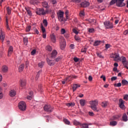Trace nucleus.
<instances>
[{
  "mask_svg": "<svg viewBox=\"0 0 128 128\" xmlns=\"http://www.w3.org/2000/svg\"><path fill=\"white\" fill-rule=\"evenodd\" d=\"M36 14L41 16V15H46L48 14V9L44 10V8H38V10L36 12Z\"/></svg>",
  "mask_w": 128,
  "mask_h": 128,
  "instance_id": "obj_1",
  "label": "nucleus"
},
{
  "mask_svg": "<svg viewBox=\"0 0 128 128\" xmlns=\"http://www.w3.org/2000/svg\"><path fill=\"white\" fill-rule=\"evenodd\" d=\"M18 108L21 111L24 112L26 109V103L24 101H21L18 103Z\"/></svg>",
  "mask_w": 128,
  "mask_h": 128,
  "instance_id": "obj_2",
  "label": "nucleus"
},
{
  "mask_svg": "<svg viewBox=\"0 0 128 128\" xmlns=\"http://www.w3.org/2000/svg\"><path fill=\"white\" fill-rule=\"evenodd\" d=\"M104 26L107 29H112L114 28V25L110 20L104 22Z\"/></svg>",
  "mask_w": 128,
  "mask_h": 128,
  "instance_id": "obj_3",
  "label": "nucleus"
},
{
  "mask_svg": "<svg viewBox=\"0 0 128 128\" xmlns=\"http://www.w3.org/2000/svg\"><path fill=\"white\" fill-rule=\"evenodd\" d=\"M120 58V60H118L121 61L122 64L124 65V66L128 70V62L126 61V58L124 56H121Z\"/></svg>",
  "mask_w": 128,
  "mask_h": 128,
  "instance_id": "obj_4",
  "label": "nucleus"
},
{
  "mask_svg": "<svg viewBox=\"0 0 128 128\" xmlns=\"http://www.w3.org/2000/svg\"><path fill=\"white\" fill-rule=\"evenodd\" d=\"M60 42V48L62 50H64L66 47V40L63 37H61Z\"/></svg>",
  "mask_w": 128,
  "mask_h": 128,
  "instance_id": "obj_5",
  "label": "nucleus"
},
{
  "mask_svg": "<svg viewBox=\"0 0 128 128\" xmlns=\"http://www.w3.org/2000/svg\"><path fill=\"white\" fill-rule=\"evenodd\" d=\"M110 56L111 57V58H114V60L116 62H118L119 60H120V55L118 53L112 54Z\"/></svg>",
  "mask_w": 128,
  "mask_h": 128,
  "instance_id": "obj_6",
  "label": "nucleus"
},
{
  "mask_svg": "<svg viewBox=\"0 0 128 128\" xmlns=\"http://www.w3.org/2000/svg\"><path fill=\"white\" fill-rule=\"evenodd\" d=\"M57 14L59 20L60 22H62L64 20V12L59 11Z\"/></svg>",
  "mask_w": 128,
  "mask_h": 128,
  "instance_id": "obj_7",
  "label": "nucleus"
},
{
  "mask_svg": "<svg viewBox=\"0 0 128 128\" xmlns=\"http://www.w3.org/2000/svg\"><path fill=\"white\" fill-rule=\"evenodd\" d=\"M124 102H125L122 99H120L119 100V106L122 110L125 109V106H124Z\"/></svg>",
  "mask_w": 128,
  "mask_h": 128,
  "instance_id": "obj_8",
  "label": "nucleus"
},
{
  "mask_svg": "<svg viewBox=\"0 0 128 128\" xmlns=\"http://www.w3.org/2000/svg\"><path fill=\"white\" fill-rule=\"evenodd\" d=\"M44 110L47 112H52L53 108L50 105L46 104L44 107Z\"/></svg>",
  "mask_w": 128,
  "mask_h": 128,
  "instance_id": "obj_9",
  "label": "nucleus"
},
{
  "mask_svg": "<svg viewBox=\"0 0 128 128\" xmlns=\"http://www.w3.org/2000/svg\"><path fill=\"white\" fill-rule=\"evenodd\" d=\"M124 0H117L116 6L118 7H122L126 5L124 3Z\"/></svg>",
  "mask_w": 128,
  "mask_h": 128,
  "instance_id": "obj_10",
  "label": "nucleus"
},
{
  "mask_svg": "<svg viewBox=\"0 0 128 128\" xmlns=\"http://www.w3.org/2000/svg\"><path fill=\"white\" fill-rule=\"evenodd\" d=\"M16 95V92L14 90H12L9 92V96L10 97H14Z\"/></svg>",
  "mask_w": 128,
  "mask_h": 128,
  "instance_id": "obj_11",
  "label": "nucleus"
},
{
  "mask_svg": "<svg viewBox=\"0 0 128 128\" xmlns=\"http://www.w3.org/2000/svg\"><path fill=\"white\" fill-rule=\"evenodd\" d=\"M91 106H94L98 105V101L97 100H92L90 102Z\"/></svg>",
  "mask_w": 128,
  "mask_h": 128,
  "instance_id": "obj_12",
  "label": "nucleus"
},
{
  "mask_svg": "<svg viewBox=\"0 0 128 128\" xmlns=\"http://www.w3.org/2000/svg\"><path fill=\"white\" fill-rule=\"evenodd\" d=\"M50 38L52 42H56V35H54V34H52L50 35Z\"/></svg>",
  "mask_w": 128,
  "mask_h": 128,
  "instance_id": "obj_13",
  "label": "nucleus"
},
{
  "mask_svg": "<svg viewBox=\"0 0 128 128\" xmlns=\"http://www.w3.org/2000/svg\"><path fill=\"white\" fill-rule=\"evenodd\" d=\"M12 52H13V48L12 46H10L8 48V56H10Z\"/></svg>",
  "mask_w": 128,
  "mask_h": 128,
  "instance_id": "obj_14",
  "label": "nucleus"
},
{
  "mask_svg": "<svg viewBox=\"0 0 128 128\" xmlns=\"http://www.w3.org/2000/svg\"><path fill=\"white\" fill-rule=\"evenodd\" d=\"M20 86H22V88H24L26 86V80H20Z\"/></svg>",
  "mask_w": 128,
  "mask_h": 128,
  "instance_id": "obj_15",
  "label": "nucleus"
},
{
  "mask_svg": "<svg viewBox=\"0 0 128 128\" xmlns=\"http://www.w3.org/2000/svg\"><path fill=\"white\" fill-rule=\"evenodd\" d=\"M8 70V68L6 66H2V72H7Z\"/></svg>",
  "mask_w": 128,
  "mask_h": 128,
  "instance_id": "obj_16",
  "label": "nucleus"
},
{
  "mask_svg": "<svg viewBox=\"0 0 128 128\" xmlns=\"http://www.w3.org/2000/svg\"><path fill=\"white\" fill-rule=\"evenodd\" d=\"M82 6L84 8H86L89 6L90 3L88 2H84L82 3Z\"/></svg>",
  "mask_w": 128,
  "mask_h": 128,
  "instance_id": "obj_17",
  "label": "nucleus"
},
{
  "mask_svg": "<svg viewBox=\"0 0 128 128\" xmlns=\"http://www.w3.org/2000/svg\"><path fill=\"white\" fill-rule=\"evenodd\" d=\"M42 6L43 8H48V4L46 2H42Z\"/></svg>",
  "mask_w": 128,
  "mask_h": 128,
  "instance_id": "obj_18",
  "label": "nucleus"
},
{
  "mask_svg": "<svg viewBox=\"0 0 128 128\" xmlns=\"http://www.w3.org/2000/svg\"><path fill=\"white\" fill-rule=\"evenodd\" d=\"M57 55H58V52H56V50H54L52 51V53L51 57L52 58H56V56Z\"/></svg>",
  "mask_w": 128,
  "mask_h": 128,
  "instance_id": "obj_19",
  "label": "nucleus"
},
{
  "mask_svg": "<svg viewBox=\"0 0 128 128\" xmlns=\"http://www.w3.org/2000/svg\"><path fill=\"white\" fill-rule=\"evenodd\" d=\"M80 84H74L72 87L73 92H75L76 90V88H80Z\"/></svg>",
  "mask_w": 128,
  "mask_h": 128,
  "instance_id": "obj_20",
  "label": "nucleus"
},
{
  "mask_svg": "<svg viewBox=\"0 0 128 128\" xmlns=\"http://www.w3.org/2000/svg\"><path fill=\"white\" fill-rule=\"evenodd\" d=\"M122 118V120L124 122H126L128 120V116H127L126 114H123Z\"/></svg>",
  "mask_w": 128,
  "mask_h": 128,
  "instance_id": "obj_21",
  "label": "nucleus"
},
{
  "mask_svg": "<svg viewBox=\"0 0 128 128\" xmlns=\"http://www.w3.org/2000/svg\"><path fill=\"white\" fill-rule=\"evenodd\" d=\"M47 62L48 64H49L50 66H52L54 65V62L52 60L48 59L47 60Z\"/></svg>",
  "mask_w": 128,
  "mask_h": 128,
  "instance_id": "obj_22",
  "label": "nucleus"
},
{
  "mask_svg": "<svg viewBox=\"0 0 128 128\" xmlns=\"http://www.w3.org/2000/svg\"><path fill=\"white\" fill-rule=\"evenodd\" d=\"M80 104L82 106H84L86 104V101L85 100H80Z\"/></svg>",
  "mask_w": 128,
  "mask_h": 128,
  "instance_id": "obj_23",
  "label": "nucleus"
},
{
  "mask_svg": "<svg viewBox=\"0 0 128 128\" xmlns=\"http://www.w3.org/2000/svg\"><path fill=\"white\" fill-rule=\"evenodd\" d=\"M5 38V35L3 33V32H1V35H0V40L2 41V42H4V40Z\"/></svg>",
  "mask_w": 128,
  "mask_h": 128,
  "instance_id": "obj_24",
  "label": "nucleus"
},
{
  "mask_svg": "<svg viewBox=\"0 0 128 128\" xmlns=\"http://www.w3.org/2000/svg\"><path fill=\"white\" fill-rule=\"evenodd\" d=\"M91 108L94 112H100V109L98 108L96 106H91Z\"/></svg>",
  "mask_w": 128,
  "mask_h": 128,
  "instance_id": "obj_25",
  "label": "nucleus"
},
{
  "mask_svg": "<svg viewBox=\"0 0 128 128\" xmlns=\"http://www.w3.org/2000/svg\"><path fill=\"white\" fill-rule=\"evenodd\" d=\"M24 69V64H22L20 66L19 68H18V71L20 72H22V70Z\"/></svg>",
  "mask_w": 128,
  "mask_h": 128,
  "instance_id": "obj_26",
  "label": "nucleus"
},
{
  "mask_svg": "<svg viewBox=\"0 0 128 128\" xmlns=\"http://www.w3.org/2000/svg\"><path fill=\"white\" fill-rule=\"evenodd\" d=\"M81 128H88V124H80Z\"/></svg>",
  "mask_w": 128,
  "mask_h": 128,
  "instance_id": "obj_27",
  "label": "nucleus"
},
{
  "mask_svg": "<svg viewBox=\"0 0 128 128\" xmlns=\"http://www.w3.org/2000/svg\"><path fill=\"white\" fill-rule=\"evenodd\" d=\"M122 86H126V84H128V81L126 80H122Z\"/></svg>",
  "mask_w": 128,
  "mask_h": 128,
  "instance_id": "obj_28",
  "label": "nucleus"
},
{
  "mask_svg": "<svg viewBox=\"0 0 128 128\" xmlns=\"http://www.w3.org/2000/svg\"><path fill=\"white\" fill-rule=\"evenodd\" d=\"M42 22L44 24V25L45 27H47L48 26V20H47L46 19H44L42 21Z\"/></svg>",
  "mask_w": 128,
  "mask_h": 128,
  "instance_id": "obj_29",
  "label": "nucleus"
},
{
  "mask_svg": "<svg viewBox=\"0 0 128 128\" xmlns=\"http://www.w3.org/2000/svg\"><path fill=\"white\" fill-rule=\"evenodd\" d=\"M40 28H41V30L42 31V33H44L46 32V28H44V27L42 24H41Z\"/></svg>",
  "mask_w": 128,
  "mask_h": 128,
  "instance_id": "obj_30",
  "label": "nucleus"
},
{
  "mask_svg": "<svg viewBox=\"0 0 128 128\" xmlns=\"http://www.w3.org/2000/svg\"><path fill=\"white\" fill-rule=\"evenodd\" d=\"M28 38H24V44L26 45V46H27L28 45Z\"/></svg>",
  "mask_w": 128,
  "mask_h": 128,
  "instance_id": "obj_31",
  "label": "nucleus"
},
{
  "mask_svg": "<svg viewBox=\"0 0 128 128\" xmlns=\"http://www.w3.org/2000/svg\"><path fill=\"white\" fill-rule=\"evenodd\" d=\"M108 106V102H103L102 104V108H106Z\"/></svg>",
  "mask_w": 128,
  "mask_h": 128,
  "instance_id": "obj_32",
  "label": "nucleus"
},
{
  "mask_svg": "<svg viewBox=\"0 0 128 128\" xmlns=\"http://www.w3.org/2000/svg\"><path fill=\"white\" fill-rule=\"evenodd\" d=\"M117 124V122L116 121L110 122V126H115Z\"/></svg>",
  "mask_w": 128,
  "mask_h": 128,
  "instance_id": "obj_33",
  "label": "nucleus"
},
{
  "mask_svg": "<svg viewBox=\"0 0 128 128\" xmlns=\"http://www.w3.org/2000/svg\"><path fill=\"white\" fill-rule=\"evenodd\" d=\"M118 0H112L111 2H110V5L112 6L114 4L116 3L117 4Z\"/></svg>",
  "mask_w": 128,
  "mask_h": 128,
  "instance_id": "obj_34",
  "label": "nucleus"
},
{
  "mask_svg": "<svg viewBox=\"0 0 128 128\" xmlns=\"http://www.w3.org/2000/svg\"><path fill=\"white\" fill-rule=\"evenodd\" d=\"M6 10H7V13L8 14H10L11 12H12V8H10V7H7L6 8Z\"/></svg>",
  "mask_w": 128,
  "mask_h": 128,
  "instance_id": "obj_35",
  "label": "nucleus"
},
{
  "mask_svg": "<svg viewBox=\"0 0 128 128\" xmlns=\"http://www.w3.org/2000/svg\"><path fill=\"white\" fill-rule=\"evenodd\" d=\"M64 122L66 124H68V125H70V122L67 120V119H64Z\"/></svg>",
  "mask_w": 128,
  "mask_h": 128,
  "instance_id": "obj_36",
  "label": "nucleus"
},
{
  "mask_svg": "<svg viewBox=\"0 0 128 128\" xmlns=\"http://www.w3.org/2000/svg\"><path fill=\"white\" fill-rule=\"evenodd\" d=\"M73 123H74V124L75 125V126H80V123L78 121H76V120H74V122H73Z\"/></svg>",
  "mask_w": 128,
  "mask_h": 128,
  "instance_id": "obj_37",
  "label": "nucleus"
},
{
  "mask_svg": "<svg viewBox=\"0 0 128 128\" xmlns=\"http://www.w3.org/2000/svg\"><path fill=\"white\" fill-rule=\"evenodd\" d=\"M6 30H10V28L9 27V25L8 24V20L7 19V18H6Z\"/></svg>",
  "mask_w": 128,
  "mask_h": 128,
  "instance_id": "obj_38",
  "label": "nucleus"
},
{
  "mask_svg": "<svg viewBox=\"0 0 128 128\" xmlns=\"http://www.w3.org/2000/svg\"><path fill=\"white\" fill-rule=\"evenodd\" d=\"M48 14H51L52 15H54V10H52V9L48 10Z\"/></svg>",
  "mask_w": 128,
  "mask_h": 128,
  "instance_id": "obj_39",
  "label": "nucleus"
},
{
  "mask_svg": "<svg viewBox=\"0 0 128 128\" xmlns=\"http://www.w3.org/2000/svg\"><path fill=\"white\" fill-rule=\"evenodd\" d=\"M44 64V62H41L38 64V67L42 68H43Z\"/></svg>",
  "mask_w": 128,
  "mask_h": 128,
  "instance_id": "obj_40",
  "label": "nucleus"
},
{
  "mask_svg": "<svg viewBox=\"0 0 128 128\" xmlns=\"http://www.w3.org/2000/svg\"><path fill=\"white\" fill-rule=\"evenodd\" d=\"M32 28V26L30 25H28V26H27L26 28V32H29Z\"/></svg>",
  "mask_w": 128,
  "mask_h": 128,
  "instance_id": "obj_41",
  "label": "nucleus"
},
{
  "mask_svg": "<svg viewBox=\"0 0 128 128\" xmlns=\"http://www.w3.org/2000/svg\"><path fill=\"white\" fill-rule=\"evenodd\" d=\"M66 106L68 107H73L74 106V104L70 102V103L67 104Z\"/></svg>",
  "mask_w": 128,
  "mask_h": 128,
  "instance_id": "obj_42",
  "label": "nucleus"
},
{
  "mask_svg": "<svg viewBox=\"0 0 128 128\" xmlns=\"http://www.w3.org/2000/svg\"><path fill=\"white\" fill-rule=\"evenodd\" d=\"M114 86L116 88H120V86H122V84L120 82H119L118 84H114Z\"/></svg>",
  "mask_w": 128,
  "mask_h": 128,
  "instance_id": "obj_43",
  "label": "nucleus"
},
{
  "mask_svg": "<svg viewBox=\"0 0 128 128\" xmlns=\"http://www.w3.org/2000/svg\"><path fill=\"white\" fill-rule=\"evenodd\" d=\"M46 50L50 52L52 50V46H48L46 47Z\"/></svg>",
  "mask_w": 128,
  "mask_h": 128,
  "instance_id": "obj_44",
  "label": "nucleus"
},
{
  "mask_svg": "<svg viewBox=\"0 0 128 128\" xmlns=\"http://www.w3.org/2000/svg\"><path fill=\"white\" fill-rule=\"evenodd\" d=\"M96 54H97V56H98L99 58H104V56L102 55L101 52H98L96 53Z\"/></svg>",
  "mask_w": 128,
  "mask_h": 128,
  "instance_id": "obj_45",
  "label": "nucleus"
},
{
  "mask_svg": "<svg viewBox=\"0 0 128 128\" xmlns=\"http://www.w3.org/2000/svg\"><path fill=\"white\" fill-rule=\"evenodd\" d=\"M101 42L100 41H96L95 42H94V46H98V45H100V42Z\"/></svg>",
  "mask_w": 128,
  "mask_h": 128,
  "instance_id": "obj_46",
  "label": "nucleus"
},
{
  "mask_svg": "<svg viewBox=\"0 0 128 128\" xmlns=\"http://www.w3.org/2000/svg\"><path fill=\"white\" fill-rule=\"evenodd\" d=\"M90 22L92 24H95L96 22V20L94 19H92V20H90Z\"/></svg>",
  "mask_w": 128,
  "mask_h": 128,
  "instance_id": "obj_47",
  "label": "nucleus"
},
{
  "mask_svg": "<svg viewBox=\"0 0 128 128\" xmlns=\"http://www.w3.org/2000/svg\"><path fill=\"white\" fill-rule=\"evenodd\" d=\"M65 14H66V18L67 20L68 19V10H66V12H65Z\"/></svg>",
  "mask_w": 128,
  "mask_h": 128,
  "instance_id": "obj_48",
  "label": "nucleus"
},
{
  "mask_svg": "<svg viewBox=\"0 0 128 128\" xmlns=\"http://www.w3.org/2000/svg\"><path fill=\"white\" fill-rule=\"evenodd\" d=\"M62 58V56H60L58 58H56V62H59Z\"/></svg>",
  "mask_w": 128,
  "mask_h": 128,
  "instance_id": "obj_49",
  "label": "nucleus"
},
{
  "mask_svg": "<svg viewBox=\"0 0 128 128\" xmlns=\"http://www.w3.org/2000/svg\"><path fill=\"white\" fill-rule=\"evenodd\" d=\"M124 100L126 101L128 100V94H126L125 96H124Z\"/></svg>",
  "mask_w": 128,
  "mask_h": 128,
  "instance_id": "obj_50",
  "label": "nucleus"
},
{
  "mask_svg": "<svg viewBox=\"0 0 128 128\" xmlns=\"http://www.w3.org/2000/svg\"><path fill=\"white\" fill-rule=\"evenodd\" d=\"M80 16L81 17H83L84 16V11H81L80 13Z\"/></svg>",
  "mask_w": 128,
  "mask_h": 128,
  "instance_id": "obj_51",
  "label": "nucleus"
},
{
  "mask_svg": "<svg viewBox=\"0 0 128 128\" xmlns=\"http://www.w3.org/2000/svg\"><path fill=\"white\" fill-rule=\"evenodd\" d=\"M74 39L78 42H79L80 40V38L77 36H74Z\"/></svg>",
  "mask_w": 128,
  "mask_h": 128,
  "instance_id": "obj_52",
  "label": "nucleus"
},
{
  "mask_svg": "<svg viewBox=\"0 0 128 128\" xmlns=\"http://www.w3.org/2000/svg\"><path fill=\"white\" fill-rule=\"evenodd\" d=\"M66 31L65 29H64V28L61 29V34H64L66 33Z\"/></svg>",
  "mask_w": 128,
  "mask_h": 128,
  "instance_id": "obj_53",
  "label": "nucleus"
},
{
  "mask_svg": "<svg viewBox=\"0 0 128 128\" xmlns=\"http://www.w3.org/2000/svg\"><path fill=\"white\" fill-rule=\"evenodd\" d=\"M72 32L76 34H78V31H77V30H76V29H74V28L72 29Z\"/></svg>",
  "mask_w": 128,
  "mask_h": 128,
  "instance_id": "obj_54",
  "label": "nucleus"
},
{
  "mask_svg": "<svg viewBox=\"0 0 128 128\" xmlns=\"http://www.w3.org/2000/svg\"><path fill=\"white\" fill-rule=\"evenodd\" d=\"M28 100H31L32 99V96H28L26 98Z\"/></svg>",
  "mask_w": 128,
  "mask_h": 128,
  "instance_id": "obj_55",
  "label": "nucleus"
},
{
  "mask_svg": "<svg viewBox=\"0 0 128 128\" xmlns=\"http://www.w3.org/2000/svg\"><path fill=\"white\" fill-rule=\"evenodd\" d=\"M27 13H28V14L30 16H32V12L30 10H28Z\"/></svg>",
  "mask_w": 128,
  "mask_h": 128,
  "instance_id": "obj_56",
  "label": "nucleus"
},
{
  "mask_svg": "<svg viewBox=\"0 0 128 128\" xmlns=\"http://www.w3.org/2000/svg\"><path fill=\"white\" fill-rule=\"evenodd\" d=\"M36 53V50H34L32 51L31 52V54L32 55H34Z\"/></svg>",
  "mask_w": 128,
  "mask_h": 128,
  "instance_id": "obj_57",
  "label": "nucleus"
},
{
  "mask_svg": "<svg viewBox=\"0 0 128 128\" xmlns=\"http://www.w3.org/2000/svg\"><path fill=\"white\" fill-rule=\"evenodd\" d=\"M87 51V48H83L82 50V52H84V53H86Z\"/></svg>",
  "mask_w": 128,
  "mask_h": 128,
  "instance_id": "obj_58",
  "label": "nucleus"
},
{
  "mask_svg": "<svg viewBox=\"0 0 128 128\" xmlns=\"http://www.w3.org/2000/svg\"><path fill=\"white\" fill-rule=\"evenodd\" d=\"M116 80H117L116 76H113L111 78V80H112V81Z\"/></svg>",
  "mask_w": 128,
  "mask_h": 128,
  "instance_id": "obj_59",
  "label": "nucleus"
},
{
  "mask_svg": "<svg viewBox=\"0 0 128 128\" xmlns=\"http://www.w3.org/2000/svg\"><path fill=\"white\" fill-rule=\"evenodd\" d=\"M100 78H103V80H104V82H106V76H104V75H102L100 76Z\"/></svg>",
  "mask_w": 128,
  "mask_h": 128,
  "instance_id": "obj_60",
  "label": "nucleus"
},
{
  "mask_svg": "<svg viewBox=\"0 0 128 128\" xmlns=\"http://www.w3.org/2000/svg\"><path fill=\"white\" fill-rule=\"evenodd\" d=\"M94 29L93 28H92L91 29H88L89 32L92 33L94 32Z\"/></svg>",
  "mask_w": 128,
  "mask_h": 128,
  "instance_id": "obj_61",
  "label": "nucleus"
},
{
  "mask_svg": "<svg viewBox=\"0 0 128 128\" xmlns=\"http://www.w3.org/2000/svg\"><path fill=\"white\" fill-rule=\"evenodd\" d=\"M110 47V44H106V45L105 46V48H106V49L109 48Z\"/></svg>",
  "mask_w": 128,
  "mask_h": 128,
  "instance_id": "obj_62",
  "label": "nucleus"
},
{
  "mask_svg": "<svg viewBox=\"0 0 128 128\" xmlns=\"http://www.w3.org/2000/svg\"><path fill=\"white\" fill-rule=\"evenodd\" d=\"M4 95L2 94V92H0V99H2L3 98Z\"/></svg>",
  "mask_w": 128,
  "mask_h": 128,
  "instance_id": "obj_63",
  "label": "nucleus"
},
{
  "mask_svg": "<svg viewBox=\"0 0 128 128\" xmlns=\"http://www.w3.org/2000/svg\"><path fill=\"white\" fill-rule=\"evenodd\" d=\"M124 35H127L128 34V30H125V31H124Z\"/></svg>",
  "mask_w": 128,
  "mask_h": 128,
  "instance_id": "obj_64",
  "label": "nucleus"
}]
</instances>
